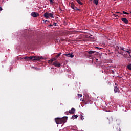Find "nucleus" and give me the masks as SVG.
Here are the masks:
<instances>
[{"instance_id": "nucleus-1", "label": "nucleus", "mask_w": 131, "mask_h": 131, "mask_svg": "<svg viewBox=\"0 0 131 131\" xmlns=\"http://www.w3.org/2000/svg\"><path fill=\"white\" fill-rule=\"evenodd\" d=\"M67 117H63L62 118H56L55 119L56 124H62V123H66L67 121Z\"/></svg>"}, {"instance_id": "nucleus-15", "label": "nucleus", "mask_w": 131, "mask_h": 131, "mask_svg": "<svg viewBox=\"0 0 131 131\" xmlns=\"http://www.w3.org/2000/svg\"><path fill=\"white\" fill-rule=\"evenodd\" d=\"M71 7L72 9H73L74 8H75V5H74V3L72 2L71 3Z\"/></svg>"}, {"instance_id": "nucleus-38", "label": "nucleus", "mask_w": 131, "mask_h": 131, "mask_svg": "<svg viewBox=\"0 0 131 131\" xmlns=\"http://www.w3.org/2000/svg\"><path fill=\"white\" fill-rule=\"evenodd\" d=\"M115 85H116V83H115Z\"/></svg>"}, {"instance_id": "nucleus-3", "label": "nucleus", "mask_w": 131, "mask_h": 131, "mask_svg": "<svg viewBox=\"0 0 131 131\" xmlns=\"http://www.w3.org/2000/svg\"><path fill=\"white\" fill-rule=\"evenodd\" d=\"M43 17H45L46 19H49V18H54L53 13H48V12L44 13Z\"/></svg>"}, {"instance_id": "nucleus-29", "label": "nucleus", "mask_w": 131, "mask_h": 131, "mask_svg": "<svg viewBox=\"0 0 131 131\" xmlns=\"http://www.w3.org/2000/svg\"><path fill=\"white\" fill-rule=\"evenodd\" d=\"M53 25H54V26H57V24L56 23L54 22Z\"/></svg>"}, {"instance_id": "nucleus-24", "label": "nucleus", "mask_w": 131, "mask_h": 131, "mask_svg": "<svg viewBox=\"0 0 131 131\" xmlns=\"http://www.w3.org/2000/svg\"><path fill=\"white\" fill-rule=\"evenodd\" d=\"M74 57V55H72V54H70V58H73Z\"/></svg>"}, {"instance_id": "nucleus-20", "label": "nucleus", "mask_w": 131, "mask_h": 131, "mask_svg": "<svg viewBox=\"0 0 131 131\" xmlns=\"http://www.w3.org/2000/svg\"><path fill=\"white\" fill-rule=\"evenodd\" d=\"M127 68H128V69H129V70H131V64L128 65L127 66Z\"/></svg>"}, {"instance_id": "nucleus-14", "label": "nucleus", "mask_w": 131, "mask_h": 131, "mask_svg": "<svg viewBox=\"0 0 131 131\" xmlns=\"http://www.w3.org/2000/svg\"><path fill=\"white\" fill-rule=\"evenodd\" d=\"M76 1L77 2V3L79 4L82 6V5H83V3H82L81 1H80V0H76Z\"/></svg>"}, {"instance_id": "nucleus-19", "label": "nucleus", "mask_w": 131, "mask_h": 131, "mask_svg": "<svg viewBox=\"0 0 131 131\" xmlns=\"http://www.w3.org/2000/svg\"><path fill=\"white\" fill-rule=\"evenodd\" d=\"M116 50H117L118 54H121V53L119 52V51L118 50H119V47L117 46Z\"/></svg>"}, {"instance_id": "nucleus-5", "label": "nucleus", "mask_w": 131, "mask_h": 131, "mask_svg": "<svg viewBox=\"0 0 131 131\" xmlns=\"http://www.w3.org/2000/svg\"><path fill=\"white\" fill-rule=\"evenodd\" d=\"M53 66H55V67H61V63H59L58 61H56L53 63Z\"/></svg>"}, {"instance_id": "nucleus-35", "label": "nucleus", "mask_w": 131, "mask_h": 131, "mask_svg": "<svg viewBox=\"0 0 131 131\" xmlns=\"http://www.w3.org/2000/svg\"><path fill=\"white\" fill-rule=\"evenodd\" d=\"M96 60V61H98V58H97Z\"/></svg>"}, {"instance_id": "nucleus-9", "label": "nucleus", "mask_w": 131, "mask_h": 131, "mask_svg": "<svg viewBox=\"0 0 131 131\" xmlns=\"http://www.w3.org/2000/svg\"><path fill=\"white\" fill-rule=\"evenodd\" d=\"M56 60H57V58H56V57H55L54 58L49 60L48 63H49V64H52V63H53V62H54V61H56Z\"/></svg>"}, {"instance_id": "nucleus-17", "label": "nucleus", "mask_w": 131, "mask_h": 131, "mask_svg": "<svg viewBox=\"0 0 131 131\" xmlns=\"http://www.w3.org/2000/svg\"><path fill=\"white\" fill-rule=\"evenodd\" d=\"M78 117V116H77V115H76L72 116V118H73V119H76V118Z\"/></svg>"}, {"instance_id": "nucleus-10", "label": "nucleus", "mask_w": 131, "mask_h": 131, "mask_svg": "<svg viewBox=\"0 0 131 131\" xmlns=\"http://www.w3.org/2000/svg\"><path fill=\"white\" fill-rule=\"evenodd\" d=\"M69 113L70 114H74V113H75V109L74 108H72L71 110L69 111Z\"/></svg>"}, {"instance_id": "nucleus-37", "label": "nucleus", "mask_w": 131, "mask_h": 131, "mask_svg": "<svg viewBox=\"0 0 131 131\" xmlns=\"http://www.w3.org/2000/svg\"><path fill=\"white\" fill-rule=\"evenodd\" d=\"M129 56L131 57L130 55L129 54Z\"/></svg>"}, {"instance_id": "nucleus-39", "label": "nucleus", "mask_w": 131, "mask_h": 131, "mask_svg": "<svg viewBox=\"0 0 131 131\" xmlns=\"http://www.w3.org/2000/svg\"><path fill=\"white\" fill-rule=\"evenodd\" d=\"M130 14H131V12H130Z\"/></svg>"}, {"instance_id": "nucleus-30", "label": "nucleus", "mask_w": 131, "mask_h": 131, "mask_svg": "<svg viewBox=\"0 0 131 131\" xmlns=\"http://www.w3.org/2000/svg\"><path fill=\"white\" fill-rule=\"evenodd\" d=\"M34 69H35L36 70H39V69L37 68H34Z\"/></svg>"}, {"instance_id": "nucleus-31", "label": "nucleus", "mask_w": 131, "mask_h": 131, "mask_svg": "<svg viewBox=\"0 0 131 131\" xmlns=\"http://www.w3.org/2000/svg\"><path fill=\"white\" fill-rule=\"evenodd\" d=\"M1 11H3V8L0 7V11L1 12Z\"/></svg>"}, {"instance_id": "nucleus-36", "label": "nucleus", "mask_w": 131, "mask_h": 131, "mask_svg": "<svg viewBox=\"0 0 131 131\" xmlns=\"http://www.w3.org/2000/svg\"><path fill=\"white\" fill-rule=\"evenodd\" d=\"M52 69H54V68H52Z\"/></svg>"}, {"instance_id": "nucleus-23", "label": "nucleus", "mask_w": 131, "mask_h": 131, "mask_svg": "<svg viewBox=\"0 0 131 131\" xmlns=\"http://www.w3.org/2000/svg\"><path fill=\"white\" fill-rule=\"evenodd\" d=\"M80 118L81 120H83L84 119V118L83 117V116L82 115H81Z\"/></svg>"}, {"instance_id": "nucleus-27", "label": "nucleus", "mask_w": 131, "mask_h": 131, "mask_svg": "<svg viewBox=\"0 0 131 131\" xmlns=\"http://www.w3.org/2000/svg\"><path fill=\"white\" fill-rule=\"evenodd\" d=\"M50 2V4H54V2H53V0H49Z\"/></svg>"}, {"instance_id": "nucleus-4", "label": "nucleus", "mask_w": 131, "mask_h": 131, "mask_svg": "<svg viewBox=\"0 0 131 131\" xmlns=\"http://www.w3.org/2000/svg\"><path fill=\"white\" fill-rule=\"evenodd\" d=\"M121 50H122V51H123L124 52H127V53H128V54L129 55V54H130L131 52V50L130 48H129V47H128V48H124L123 47H120Z\"/></svg>"}, {"instance_id": "nucleus-32", "label": "nucleus", "mask_w": 131, "mask_h": 131, "mask_svg": "<svg viewBox=\"0 0 131 131\" xmlns=\"http://www.w3.org/2000/svg\"><path fill=\"white\" fill-rule=\"evenodd\" d=\"M114 16H115V17L116 18V17H118V15H116V14H114Z\"/></svg>"}, {"instance_id": "nucleus-28", "label": "nucleus", "mask_w": 131, "mask_h": 131, "mask_svg": "<svg viewBox=\"0 0 131 131\" xmlns=\"http://www.w3.org/2000/svg\"><path fill=\"white\" fill-rule=\"evenodd\" d=\"M95 49H97L98 50H101L102 48L96 47Z\"/></svg>"}, {"instance_id": "nucleus-7", "label": "nucleus", "mask_w": 131, "mask_h": 131, "mask_svg": "<svg viewBox=\"0 0 131 131\" xmlns=\"http://www.w3.org/2000/svg\"><path fill=\"white\" fill-rule=\"evenodd\" d=\"M121 21H122V22H124V23H125V24H128V20H127V18H122Z\"/></svg>"}, {"instance_id": "nucleus-18", "label": "nucleus", "mask_w": 131, "mask_h": 131, "mask_svg": "<svg viewBox=\"0 0 131 131\" xmlns=\"http://www.w3.org/2000/svg\"><path fill=\"white\" fill-rule=\"evenodd\" d=\"M73 10H75V11H80V9L77 8V7H75L73 8Z\"/></svg>"}, {"instance_id": "nucleus-6", "label": "nucleus", "mask_w": 131, "mask_h": 131, "mask_svg": "<svg viewBox=\"0 0 131 131\" xmlns=\"http://www.w3.org/2000/svg\"><path fill=\"white\" fill-rule=\"evenodd\" d=\"M82 102H84L85 105H88L91 103V99L90 98H86L85 100H83Z\"/></svg>"}, {"instance_id": "nucleus-33", "label": "nucleus", "mask_w": 131, "mask_h": 131, "mask_svg": "<svg viewBox=\"0 0 131 131\" xmlns=\"http://www.w3.org/2000/svg\"><path fill=\"white\" fill-rule=\"evenodd\" d=\"M116 14H120V12H116Z\"/></svg>"}, {"instance_id": "nucleus-25", "label": "nucleus", "mask_w": 131, "mask_h": 131, "mask_svg": "<svg viewBox=\"0 0 131 131\" xmlns=\"http://www.w3.org/2000/svg\"><path fill=\"white\" fill-rule=\"evenodd\" d=\"M66 56L67 57H70V53L66 54Z\"/></svg>"}, {"instance_id": "nucleus-16", "label": "nucleus", "mask_w": 131, "mask_h": 131, "mask_svg": "<svg viewBox=\"0 0 131 131\" xmlns=\"http://www.w3.org/2000/svg\"><path fill=\"white\" fill-rule=\"evenodd\" d=\"M61 55H62V53L60 52V53L58 54L57 55L55 56V57L56 58V59H58V58H59L61 56Z\"/></svg>"}, {"instance_id": "nucleus-34", "label": "nucleus", "mask_w": 131, "mask_h": 131, "mask_svg": "<svg viewBox=\"0 0 131 131\" xmlns=\"http://www.w3.org/2000/svg\"><path fill=\"white\" fill-rule=\"evenodd\" d=\"M45 23L46 22H48V20H43Z\"/></svg>"}, {"instance_id": "nucleus-13", "label": "nucleus", "mask_w": 131, "mask_h": 131, "mask_svg": "<svg viewBox=\"0 0 131 131\" xmlns=\"http://www.w3.org/2000/svg\"><path fill=\"white\" fill-rule=\"evenodd\" d=\"M98 3H99L98 0H94L93 1V4H95V5H98Z\"/></svg>"}, {"instance_id": "nucleus-8", "label": "nucleus", "mask_w": 131, "mask_h": 131, "mask_svg": "<svg viewBox=\"0 0 131 131\" xmlns=\"http://www.w3.org/2000/svg\"><path fill=\"white\" fill-rule=\"evenodd\" d=\"M31 16L32 17H34V18H35L36 17H38L39 16V14H38V13H36V12H32L31 13Z\"/></svg>"}, {"instance_id": "nucleus-2", "label": "nucleus", "mask_w": 131, "mask_h": 131, "mask_svg": "<svg viewBox=\"0 0 131 131\" xmlns=\"http://www.w3.org/2000/svg\"><path fill=\"white\" fill-rule=\"evenodd\" d=\"M24 60H32L33 61H34V60H40L41 59V57L38 56H30L29 57H24Z\"/></svg>"}, {"instance_id": "nucleus-11", "label": "nucleus", "mask_w": 131, "mask_h": 131, "mask_svg": "<svg viewBox=\"0 0 131 131\" xmlns=\"http://www.w3.org/2000/svg\"><path fill=\"white\" fill-rule=\"evenodd\" d=\"M114 91L115 93H118L119 92V88L117 86H115L114 88Z\"/></svg>"}, {"instance_id": "nucleus-22", "label": "nucleus", "mask_w": 131, "mask_h": 131, "mask_svg": "<svg viewBox=\"0 0 131 131\" xmlns=\"http://www.w3.org/2000/svg\"><path fill=\"white\" fill-rule=\"evenodd\" d=\"M122 13L125 14V15H129V13H128L125 11H123Z\"/></svg>"}, {"instance_id": "nucleus-21", "label": "nucleus", "mask_w": 131, "mask_h": 131, "mask_svg": "<svg viewBox=\"0 0 131 131\" xmlns=\"http://www.w3.org/2000/svg\"><path fill=\"white\" fill-rule=\"evenodd\" d=\"M115 131H120V128L119 127H117Z\"/></svg>"}, {"instance_id": "nucleus-26", "label": "nucleus", "mask_w": 131, "mask_h": 131, "mask_svg": "<svg viewBox=\"0 0 131 131\" xmlns=\"http://www.w3.org/2000/svg\"><path fill=\"white\" fill-rule=\"evenodd\" d=\"M78 96L79 97V98H81V97H82V94H78Z\"/></svg>"}, {"instance_id": "nucleus-12", "label": "nucleus", "mask_w": 131, "mask_h": 131, "mask_svg": "<svg viewBox=\"0 0 131 131\" xmlns=\"http://www.w3.org/2000/svg\"><path fill=\"white\" fill-rule=\"evenodd\" d=\"M95 53H96V51L92 50L88 52V54H89L90 55H93V54H95Z\"/></svg>"}]
</instances>
